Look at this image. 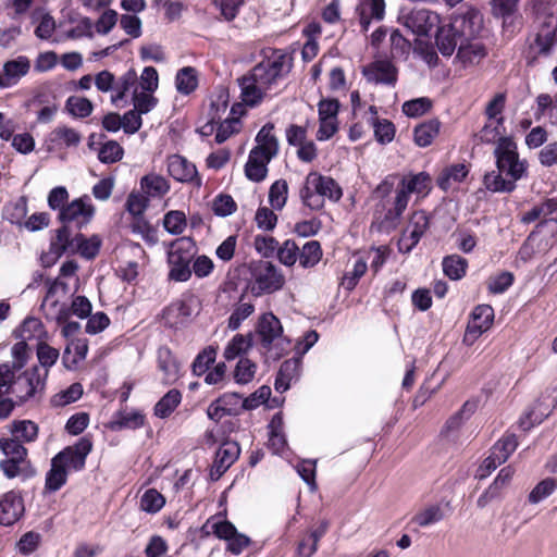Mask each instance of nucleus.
<instances>
[{"label": "nucleus", "instance_id": "1", "mask_svg": "<svg viewBox=\"0 0 557 557\" xmlns=\"http://www.w3.org/2000/svg\"><path fill=\"white\" fill-rule=\"evenodd\" d=\"M292 69V59L282 50H270V54L247 75L238 79L240 96L245 104L255 107L267 91Z\"/></svg>", "mask_w": 557, "mask_h": 557}, {"label": "nucleus", "instance_id": "2", "mask_svg": "<svg viewBox=\"0 0 557 557\" xmlns=\"http://www.w3.org/2000/svg\"><path fill=\"white\" fill-rule=\"evenodd\" d=\"M494 156L497 171L484 175L485 188L492 193L513 191L517 182L527 174V161L519 158L517 144L511 138H500Z\"/></svg>", "mask_w": 557, "mask_h": 557}, {"label": "nucleus", "instance_id": "3", "mask_svg": "<svg viewBox=\"0 0 557 557\" xmlns=\"http://www.w3.org/2000/svg\"><path fill=\"white\" fill-rule=\"evenodd\" d=\"M483 26L482 14L476 9H469L466 13L457 14L446 24H438L435 44L440 52L450 57L465 40L478 37Z\"/></svg>", "mask_w": 557, "mask_h": 557}, {"label": "nucleus", "instance_id": "4", "mask_svg": "<svg viewBox=\"0 0 557 557\" xmlns=\"http://www.w3.org/2000/svg\"><path fill=\"white\" fill-rule=\"evenodd\" d=\"M274 125L267 123L256 135V146L249 151L244 168L245 176L255 183H260L268 175V165L280 150L278 139L274 135Z\"/></svg>", "mask_w": 557, "mask_h": 557}, {"label": "nucleus", "instance_id": "5", "mask_svg": "<svg viewBox=\"0 0 557 557\" xmlns=\"http://www.w3.org/2000/svg\"><path fill=\"white\" fill-rule=\"evenodd\" d=\"M431 189L432 178L426 172L404 175L395 191L393 208L385 213L384 222L388 226H396L408 206L410 195L413 194L417 198H424Z\"/></svg>", "mask_w": 557, "mask_h": 557}, {"label": "nucleus", "instance_id": "6", "mask_svg": "<svg viewBox=\"0 0 557 557\" xmlns=\"http://www.w3.org/2000/svg\"><path fill=\"white\" fill-rule=\"evenodd\" d=\"M342 196V188L334 178L314 171L308 173L299 190L302 205L312 211L321 210L325 199L337 202Z\"/></svg>", "mask_w": 557, "mask_h": 557}, {"label": "nucleus", "instance_id": "7", "mask_svg": "<svg viewBox=\"0 0 557 557\" xmlns=\"http://www.w3.org/2000/svg\"><path fill=\"white\" fill-rule=\"evenodd\" d=\"M196 255V244L190 237H180L168 245V277L174 282H186L191 277L190 263Z\"/></svg>", "mask_w": 557, "mask_h": 557}, {"label": "nucleus", "instance_id": "8", "mask_svg": "<svg viewBox=\"0 0 557 557\" xmlns=\"http://www.w3.org/2000/svg\"><path fill=\"white\" fill-rule=\"evenodd\" d=\"M248 288L253 296L272 294L283 288L285 276L282 271L270 261L258 260L249 263Z\"/></svg>", "mask_w": 557, "mask_h": 557}, {"label": "nucleus", "instance_id": "9", "mask_svg": "<svg viewBox=\"0 0 557 557\" xmlns=\"http://www.w3.org/2000/svg\"><path fill=\"white\" fill-rule=\"evenodd\" d=\"M69 285L60 277L49 282L46 297L41 304V309L48 320L55 322H65L70 318L67 304Z\"/></svg>", "mask_w": 557, "mask_h": 557}, {"label": "nucleus", "instance_id": "10", "mask_svg": "<svg viewBox=\"0 0 557 557\" xmlns=\"http://www.w3.org/2000/svg\"><path fill=\"white\" fill-rule=\"evenodd\" d=\"M95 207L88 196L76 198L69 202L58 215L63 225L81 231L90 223L95 215Z\"/></svg>", "mask_w": 557, "mask_h": 557}, {"label": "nucleus", "instance_id": "11", "mask_svg": "<svg viewBox=\"0 0 557 557\" xmlns=\"http://www.w3.org/2000/svg\"><path fill=\"white\" fill-rule=\"evenodd\" d=\"M398 21L407 29L417 35H428L431 29L440 24V16L424 8L403 7L398 14Z\"/></svg>", "mask_w": 557, "mask_h": 557}, {"label": "nucleus", "instance_id": "12", "mask_svg": "<svg viewBox=\"0 0 557 557\" xmlns=\"http://www.w3.org/2000/svg\"><path fill=\"white\" fill-rule=\"evenodd\" d=\"M77 233L78 231H75L70 226H65L62 224V226L55 231V236L52 237L50 242L48 252L42 257V264L45 267H51L64 253H75Z\"/></svg>", "mask_w": 557, "mask_h": 557}, {"label": "nucleus", "instance_id": "13", "mask_svg": "<svg viewBox=\"0 0 557 557\" xmlns=\"http://www.w3.org/2000/svg\"><path fill=\"white\" fill-rule=\"evenodd\" d=\"M205 527L210 529L216 537L226 541L227 550L234 555H239L250 544L249 537L238 533L235 525L227 520L211 518Z\"/></svg>", "mask_w": 557, "mask_h": 557}, {"label": "nucleus", "instance_id": "14", "mask_svg": "<svg viewBox=\"0 0 557 557\" xmlns=\"http://www.w3.org/2000/svg\"><path fill=\"white\" fill-rule=\"evenodd\" d=\"M91 442L86 437H82L76 444L69 446L57 454L52 460L67 473L72 471H81L85 467L86 458L91 451Z\"/></svg>", "mask_w": 557, "mask_h": 557}, {"label": "nucleus", "instance_id": "15", "mask_svg": "<svg viewBox=\"0 0 557 557\" xmlns=\"http://www.w3.org/2000/svg\"><path fill=\"white\" fill-rule=\"evenodd\" d=\"M45 379L38 367H34L15 377L10 394L22 404L33 398L44 388Z\"/></svg>", "mask_w": 557, "mask_h": 557}, {"label": "nucleus", "instance_id": "16", "mask_svg": "<svg viewBox=\"0 0 557 557\" xmlns=\"http://www.w3.org/2000/svg\"><path fill=\"white\" fill-rule=\"evenodd\" d=\"M518 441L515 434L503 435L491 448L490 456L480 467V478H485L498 466L504 463L516 450Z\"/></svg>", "mask_w": 557, "mask_h": 557}, {"label": "nucleus", "instance_id": "17", "mask_svg": "<svg viewBox=\"0 0 557 557\" xmlns=\"http://www.w3.org/2000/svg\"><path fill=\"white\" fill-rule=\"evenodd\" d=\"M494 320V310L488 305H480L474 308L471 314L463 337V342L472 345L484 332H486Z\"/></svg>", "mask_w": 557, "mask_h": 557}, {"label": "nucleus", "instance_id": "18", "mask_svg": "<svg viewBox=\"0 0 557 557\" xmlns=\"http://www.w3.org/2000/svg\"><path fill=\"white\" fill-rule=\"evenodd\" d=\"M168 173L175 181L181 183H193L200 185L197 169L194 163L180 154H172L166 159Z\"/></svg>", "mask_w": 557, "mask_h": 557}, {"label": "nucleus", "instance_id": "19", "mask_svg": "<svg viewBox=\"0 0 557 557\" xmlns=\"http://www.w3.org/2000/svg\"><path fill=\"white\" fill-rule=\"evenodd\" d=\"M535 46L542 55L550 54L557 47V18L554 15H546L541 21Z\"/></svg>", "mask_w": 557, "mask_h": 557}, {"label": "nucleus", "instance_id": "20", "mask_svg": "<svg viewBox=\"0 0 557 557\" xmlns=\"http://www.w3.org/2000/svg\"><path fill=\"white\" fill-rule=\"evenodd\" d=\"M228 106V92L225 89H218L211 97L208 110V122L201 127L202 135H210L214 132L216 123L222 120Z\"/></svg>", "mask_w": 557, "mask_h": 557}, {"label": "nucleus", "instance_id": "21", "mask_svg": "<svg viewBox=\"0 0 557 557\" xmlns=\"http://www.w3.org/2000/svg\"><path fill=\"white\" fill-rule=\"evenodd\" d=\"M30 70V61L27 57L21 55L14 60L7 61L0 73V88L15 86L22 77Z\"/></svg>", "mask_w": 557, "mask_h": 557}, {"label": "nucleus", "instance_id": "22", "mask_svg": "<svg viewBox=\"0 0 557 557\" xmlns=\"http://www.w3.org/2000/svg\"><path fill=\"white\" fill-rule=\"evenodd\" d=\"M356 15L362 32H368L372 22H380L385 15L384 0H359Z\"/></svg>", "mask_w": 557, "mask_h": 557}, {"label": "nucleus", "instance_id": "23", "mask_svg": "<svg viewBox=\"0 0 557 557\" xmlns=\"http://www.w3.org/2000/svg\"><path fill=\"white\" fill-rule=\"evenodd\" d=\"M24 510L22 497L13 491L8 492L0 499V524H14L23 516Z\"/></svg>", "mask_w": 557, "mask_h": 557}, {"label": "nucleus", "instance_id": "24", "mask_svg": "<svg viewBox=\"0 0 557 557\" xmlns=\"http://www.w3.org/2000/svg\"><path fill=\"white\" fill-rule=\"evenodd\" d=\"M429 227V219L423 211H417L411 215L408 228L400 240V249L409 252L421 239Z\"/></svg>", "mask_w": 557, "mask_h": 557}, {"label": "nucleus", "instance_id": "25", "mask_svg": "<svg viewBox=\"0 0 557 557\" xmlns=\"http://www.w3.org/2000/svg\"><path fill=\"white\" fill-rule=\"evenodd\" d=\"M240 448L235 442H224L215 454L211 476L219 479L238 458Z\"/></svg>", "mask_w": 557, "mask_h": 557}, {"label": "nucleus", "instance_id": "26", "mask_svg": "<svg viewBox=\"0 0 557 557\" xmlns=\"http://www.w3.org/2000/svg\"><path fill=\"white\" fill-rule=\"evenodd\" d=\"M370 82L394 85L397 81V70L388 60H377L363 70Z\"/></svg>", "mask_w": 557, "mask_h": 557}, {"label": "nucleus", "instance_id": "27", "mask_svg": "<svg viewBox=\"0 0 557 557\" xmlns=\"http://www.w3.org/2000/svg\"><path fill=\"white\" fill-rule=\"evenodd\" d=\"M257 332L261 344L264 347H270L275 339L281 337L283 327L280 320L272 312H268L260 317Z\"/></svg>", "mask_w": 557, "mask_h": 557}, {"label": "nucleus", "instance_id": "28", "mask_svg": "<svg viewBox=\"0 0 557 557\" xmlns=\"http://www.w3.org/2000/svg\"><path fill=\"white\" fill-rule=\"evenodd\" d=\"M486 55L484 45L474 37V39L465 40L457 50L456 58L463 66L479 64Z\"/></svg>", "mask_w": 557, "mask_h": 557}, {"label": "nucleus", "instance_id": "29", "mask_svg": "<svg viewBox=\"0 0 557 557\" xmlns=\"http://www.w3.org/2000/svg\"><path fill=\"white\" fill-rule=\"evenodd\" d=\"M158 369L163 373L164 384L174 383L180 376V366L168 347L158 349Z\"/></svg>", "mask_w": 557, "mask_h": 557}, {"label": "nucleus", "instance_id": "30", "mask_svg": "<svg viewBox=\"0 0 557 557\" xmlns=\"http://www.w3.org/2000/svg\"><path fill=\"white\" fill-rule=\"evenodd\" d=\"M300 360L292 358L284 361L277 372L274 387L277 392L283 393L290 386L293 380H296L299 375Z\"/></svg>", "mask_w": 557, "mask_h": 557}, {"label": "nucleus", "instance_id": "31", "mask_svg": "<svg viewBox=\"0 0 557 557\" xmlns=\"http://www.w3.org/2000/svg\"><path fill=\"white\" fill-rule=\"evenodd\" d=\"M140 188L147 197L161 198L169 193L170 183L165 177L150 173L141 177Z\"/></svg>", "mask_w": 557, "mask_h": 557}, {"label": "nucleus", "instance_id": "32", "mask_svg": "<svg viewBox=\"0 0 557 557\" xmlns=\"http://www.w3.org/2000/svg\"><path fill=\"white\" fill-rule=\"evenodd\" d=\"M88 352V341L86 338H73L66 345L63 352V363L67 369H73L84 360Z\"/></svg>", "mask_w": 557, "mask_h": 557}, {"label": "nucleus", "instance_id": "33", "mask_svg": "<svg viewBox=\"0 0 557 557\" xmlns=\"http://www.w3.org/2000/svg\"><path fill=\"white\" fill-rule=\"evenodd\" d=\"M469 169L463 163L445 168L437 177V185L443 190H448L453 184L461 183L468 175Z\"/></svg>", "mask_w": 557, "mask_h": 557}, {"label": "nucleus", "instance_id": "34", "mask_svg": "<svg viewBox=\"0 0 557 557\" xmlns=\"http://www.w3.org/2000/svg\"><path fill=\"white\" fill-rule=\"evenodd\" d=\"M269 446L275 454H282L287 442L283 432V417L281 413H275L269 424Z\"/></svg>", "mask_w": 557, "mask_h": 557}, {"label": "nucleus", "instance_id": "35", "mask_svg": "<svg viewBox=\"0 0 557 557\" xmlns=\"http://www.w3.org/2000/svg\"><path fill=\"white\" fill-rule=\"evenodd\" d=\"M175 87L181 95H190L198 87V72L193 66H185L177 71Z\"/></svg>", "mask_w": 557, "mask_h": 557}, {"label": "nucleus", "instance_id": "36", "mask_svg": "<svg viewBox=\"0 0 557 557\" xmlns=\"http://www.w3.org/2000/svg\"><path fill=\"white\" fill-rule=\"evenodd\" d=\"M138 77L134 70H128L117 81L114 79V88L112 90L111 102L119 106L124 100L125 95L132 88H136Z\"/></svg>", "mask_w": 557, "mask_h": 557}, {"label": "nucleus", "instance_id": "37", "mask_svg": "<svg viewBox=\"0 0 557 557\" xmlns=\"http://www.w3.org/2000/svg\"><path fill=\"white\" fill-rule=\"evenodd\" d=\"M82 140L81 134L69 126L60 125L50 134V141L55 146L76 147Z\"/></svg>", "mask_w": 557, "mask_h": 557}, {"label": "nucleus", "instance_id": "38", "mask_svg": "<svg viewBox=\"0 0 557 557\" xmlns=\"http://www.w3.org/2000/svg\"><path fill=\"white\" fill-rule=\"evenodd\" d=\"M441 123L437 120H430L418 125L413 132L414 143L419 147H428L440 133Z\"/></svg>", "mask_w": 557, "mask_h": 557}, {"label": "nucleus", "instance_id": "39", "mask_svg": "<svg viewBox=\"0 0 557 557\" xmlns=\"http://www.w3.org/2000/svg\"><path fill=\"white\" fill-rule=\"evenodd\" d=\"M554 214H557V199L550 198L523 213L521 221L523 223H532L539 219L546 220Z\"/></svg>", "mask_w": 557, "mask_h": 557}, {"label": "nucleus", "instance_id": "40", "mask_svg": "<svg viewBox=\"0 0 557 557\" xmlns=\"http://www.w3.org/2000/svg\"><path fill=\"white\" fill-rule=\"evenodd\" d=\"M191 313L190 306L186 301L181 300L173 302L166 308L164 318L171 326H178L184 324Z\"/></svg>", "mask_w": 557, "mask_h": 557}, {"label": "nucleus", "instance_id": "41", "mask_svg": "<svg viewBox=\"0 0 557 557\" xmlns=\"http://www.w3.org/2000/svg\"><path fill=\"white\" fill-rule=\"evenodd\" d=\"M182 394L178 389H170L154 406V414L158 418H168L181 404Z\"/></svg>", "mask_w": 557, "mask_h": 557}, {"label": "nucleus", "instance_id": "42", "mask_svg": "<svg viewBox=\"0 0 557 557\" xmlns=\"http://www.w3.org/2000/svg\"><path fill=\"white\" fill-rule=\"evenodd\" d=\"M442 265L445 275L457 281L466 275L468 262L459 255H450L443 259Z\"/></svg>", "mask_w": 557, "mask_h": 557}, {"label": "nucleus", "instance_id": "43", "mask_svg": "<svg viewBox=\"0 0 557 557\" xmlns=\"http://www.w3.org/2000/svg\"><path fill=\"white\" fill-rule=\"evenodd\" d=\"M101 247V239L98 235L86 238L81 231L77 233V242L75 244V253L78 252L85 259H94Z\"/></svg>", "mask_w": 557, "mask_h": 557}, {"label": "nucleus", "instance_id": "44", "mask_svg": "<svg viewBox=\"0 0 557 557\" xmlns=\"http://www.w3.org/2000/svg\"><path fill=\"white\" fill-rule=\"evenodd\" d=\"M321 258L322 248L318 240H309L299 249L298 260L302 268H313L320 262Z\"/></svg>", "mask_w": 557, "mask_h": 557}, {"label": "nucleus", "instance_id": "45", "mask_svg": "<svg viewBox=\"0 0 557 557\" xmlns=\"http://www.w3.org/2000/svg\"><path fill=\"white\" fill-rule=\"evenodd\" d=\"M46 335V331L41 321L34 317H28L24 320L22 325L17 330V336L27 342L32 339H42Z\"/></svg>", "mask_w": 557, "mask_h": 557}, {"label": "nucleus", "instance_id": "46", "mask_svg": "<svg viewBox=\"0 0 557 557\" xmlns=\"http://www.w3.org/2000/svg\"><path fill=\"white\" fill-rule=\"evenodd\" d=\"M165 505L164 496L156 488L147 490L140 497L139 508L147 513H157Z\"/></svg>", "mask_w": 557, "mask_h": 557}, {"label": "nucleus", "instance_id": "47", "mask_svg": "<svg viewBox=\"0 0 557 557\" xmlns=\"http://www.w3.org/2000/svg\"><path fill=\"white\" fill-rule=\"evenodd\" d=\"M444 517L440 505L428 506L412 517V522L421 528L430 527L440 522Z\"/></svg>", "mask_w": 557, "mask_h": 557}, {"label": "nucleus", "instance_id": "48", "mask_svg": "<svg viewBox=\"0 0 557 557\" xmlns=\"http://www.w3.org/2000/svg\"><path fill=\"white\" fill-rule=\"evenodd\" d=\"M288 184L285 180L275 181L269 189V202L273 210H282L287 201Z\"/></svg>", "mask_w": 557, "mask_h": 557}, {"label": "nucleus", "instance_id": "49", "mask_svg": "<svg viewBox=\"0 0 557 557\" xmlns=\"http://www.w3.org/2000/svg\"><path fill=\"white\" fill-rule=\"evenodd\" d=\"M69 113L75 117H87L91 114L94 106L91 101L85 97L71 96L65 102Z\"/></svg>", "mask_w": 557, "mask_h": 557}, {"label": "nucleus", "instance_id": "50", "mask_svg": "<svg viewBox=\"0 0 557 557\" xmlns=\"http://www.w3.org/2000/svg\"><path fill=\"white\" fill-rule=\"evenodd\" d=\"M13 437L21 442H33L37 438L38 426L30 420H22L13 423Z\"/></svg>", "mask_w": 557, "mask_h": 557}, {"label": "nucleus", "instance_id": "51", "mask_svg": "<svg viewBox=\"0 0 557 557\" xmlns=\"http://www.w3.org/2000/svg\"><path fill=\"white\" fill-rule=\"evenodd\" d=\"M504 128V117L497 119V121H490L482 129L476 134L478 139L481 143H498L502 136V129Z\"/></svg>", "mask_w": 557, "mask_h": 557}, {"label": "nucleus", "instance_id": "52", "mask_svg": "<svg viewBox=\"0 0 557 557\" xmlns=\"http://www.w3.org/2000/svg\"><path fill=\"white\" fill-rule=\"evenodd\" d=\"M83 395V386L79 383H73L67 388L57 393L52 398L51 403L55 407H64L76 400Z\"/></svg>", "mask_w": 557, "mask_h": 557}, {"label": "nucleus", "instance_id": "53", "mask_svg": "<svg viewBox=\"0 0 557 557\" xmlns=\"http://www.w3.org/2000/svg\"><path fill=\"white\" fill-rule=\"evenodd\" d=\"M163 226L172 235H181L186 227V216L183 211H169L163 218Z\"/></svg>", "mask_w": 557, "mask_h": 557}, {"label": "nucleus", "instance_id": "54", "mask_svg": "<svg viewBox=\"0 0 557 557\" xmlns=\"http://www.w3.org/2000/svg\"><path fill=\"white\" fill-rule=\"evenodd\" d=\"M145 423V416L138 410L121 411L117 414V419L114 421V425L117 429H138Z\"/></svg>", "mask_w": 557, "mask_h": 557}, {"label": "nucleus", "instance_id": "55", "mask_svg": "<svg viewBox=\"0 0 557 557\" xmlns=\"http://www.w3.org/2000/svg\"><path fill=\"white\" fill-rule=\"evenodd\" d=\"M67 472L51 460V469L46 475V488L50 492L59 491L67 480Z\"/></svg>", "mask_w": 557, "mask_h": 557}, {"label": "nucleus", "instance_id": "56", "mask_svg": "<svg viewBox=\"0 0 557 557\" xmlns=\"http://www.w3.org/2000/svg\"><path fill=\"white\" fill-rule=\"evenodd\" d=\"M215 131V143L222 144L240 129V122L237 117H226L220 121Z\"/></svg>", "mask_w": 557, "mask_h": 557}, {"label": "nucleus", "instance_id": "57", "mask_svg": "<svg viewBox=\"0 0 557 557\" xmlns=\"http://www.w3.org/2000/svg\"><path fill=\"white\" fill-rule=\"evenodd\" d=\"M256 370V363L247 358H240L234 371V379L238 384H247L255 377Z\"/></svg>", "mask_w": 557, "mask_h": 557}, {"label": "nucleus", "instance_id": "58", "mask_svg": "<svg viewBox=\"0 0 557 557\" xmlns=\"http://www.w3.org/2000/svg\"><path fill=\"white\" fill-rule=\"evenodd\" d=\"M298 257L299 247L294 240L287 239L277 248V258L280 262L286 267L294 265L298 260Z\"/></svg>", "mask_w": 557, "mask_h": 557}, {"label": "nucleus", "instance_id": "59", "mask_svg": "<svg viewBox=\"0 0 557 557\" xmlns=\"http://www.w3.org/2000/svg\"><path fill=\"white\" fill-rule=\"evenodd\" d=\"M432 107V102L426 97L408 100L403 104V112L409 117H419L426 113Z\"/></svg>", "mask_w": 557, "mask_h": 557}, {"label": "nucleus", "instance_id": "60", "mask_svg": "<svg viewBox=\"0 0 557 557\" xmlns=\"http://www.w3.org/2000/svg\"><path fill=\"white\" fill-rule=\"evenodd\" d=\"M134 110L140 114L150 112L158 103V99L148 91H137L135 88L133 92Z\"/></svg>", "mask_w": 557, "mask_h": 557}, {"label": "nucleus", "instance_id": "61", "mask_svg": "<svg viewBox=\"0 0 557 557\" xmlns=\"http://www.w3.org/2000/svg\"><path fill=\"white\" fill-rule=\"evenodd\" d=\"M123 153L119 143L109 140L101 146L98 158L102 163H114L122 159Z\"/></svg>", "mask_w": 557, "mask_h": 557}, {"label": "nucleus", "instance_id": "62", "mask_svg": "<svg viewBox=\"0 0 557 557\" xmlns=\"http://www.w3.org/2000/svg\"><path fill=\"white\" fill-rule=\"evenodd\" d=\"M255 311V306L250 302H239L228 318V329L237 330L244 320L250 317Z\"/></svg>", "mask_w": 557, "mask_h": 557}, {"label": "nucleus", "instance_id": "63", "mask_svg": "<svg viewBox=\"0 0 557 557\" xmlns=\"http://www.w3.org/2000/svg\"><path fill=\"white\" fill-rule=\"evenodd\" d=\"M513 280L511 272L504 271L488 280L487 288L492 294H503L512 285Z\"/></svg>", "mask_w": 557, "mask_h": 557}, {"label": "nucleus", "instance_id": "64", "mask_svg": "<svg viewBox=\"0 0 557 557\" xmlns=\"http://www.w3.org/2000/svg\"><path fill=\"white\" fill-rule=\"evenodd\" d=\"M228 416H238L245 409L244 400L237 393H226L218 398Z\"/></svg>", "mask_w": 557, "mask_h": 557}]
</instances>
